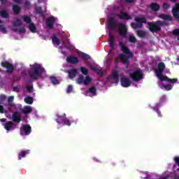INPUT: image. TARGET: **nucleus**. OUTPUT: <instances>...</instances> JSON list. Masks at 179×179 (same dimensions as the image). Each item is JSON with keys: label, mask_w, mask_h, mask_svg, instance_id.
<instances>
[{"label": "nucleus", "mask_w": 179, "mask_h": 179, "mask_svg": "<svg viewBox=\"0 0 179 179\" xmlns=\"http://www.w3.org/2000/svg\"><path fill=\"white\" fill-rule=\"evenodd\" d=\"M78 75V71L75 69H71L70 71H69V78L70 79H72L75 78Z\"/></svg>", "instance_id": "nucleus-24"}, {"label": "nucleus", "mask_w": 179, "mask_h": 179, "mask_svg": "<svg viewBox=\"0 0 179 179\" xmlns=\"http://www.w3.org/2000/svg\"><path fill=\"white\" fill-rule=\"evenodd\" d=\"M66 61L69 64H78V58L75 57H69L66 58Z\"/></svg>", "instance_id": "nucleus-28"}, {"label": "nucleus", "mask_w": 179, "mask_h": 179, "mask_svg": "<svg viewBox=\"0 0 179 179\" xmlns=\"http://www.w3.org/2000/svg\"><path fill=\"white\" fill-rule=\"evenodd\" d=\"M136 23H131V26L133 29H137V27H142L143 26V23H146L145 17H136L135 18Z\"/></svg>", "instance_id": "nucleus-12"}, {"label": "nucleus", "mask_w": 179, "mask_h": 179, "mask_svg": "<svg viewBox=\"0 0 179 179\" xmlns=\"http://www.w3.org/2000/svg\"><path fill=\"white\" fill-rule=\"evenodd\" d=\"M159 17H160V19H165L166 20H172L171 17H170L169 15H166L164 14L159 15Z\"/></svg>", "instance_id": "nucleus-35"}, {"label": "nucleus", "mask_w": 179, "mask_h": 179, "mask_svg": "<svg viewBox=\"0 0 179 179\" xmlns=\"http://www.w3.org/2000/svg\"><path fill=\"white\" fill-rule=\"evenodd\" d=\"M24 101L27 104H33V97L27 96L24 99Z\"/></svg>", "instance_id": "nucleus-33"}, {"label": "nucleus", "mask_w": 179, "mask_h": 179, "mask_svg": "<svg viewBox=\"0 0 179 179\" xmlns=\"http://www.w3.org/2000/svg\"><path fill=\"white\" fill-rule=\"evenodd\" d=\"M57 122L59 124V125H68L70 127L71 122L68 119H65V116H61L59 115H57Z\"/></svg>", "instance_id": "nucleus-14"}, {"label": "nucleus", "mask_w": 179, "mask_h": 179, "mask_svg": "<svg viewBox=\"0 0 179 179\" xmlns=\"http://www.w3.org/2000/svg\"><path fill=\"white\" fill-rule=\"evenodd\" d=\"M0 85H1V83H0Z\"/></svg>", "instance_id": "nucleus-58"}, {"label": "nucleus", "mask_w": 179, "mask_h": 179, "mask_svg": "<svg viewBox=\"0 0 179 179\" xmlns=\"http://www.w3.org/2000/svg\"><path fill=\"white\" fill-rule=\"evenodd\" d=\"M20 26H22V20L17 19L14 22L11 29L13 31H17V33H26V29L23 27H21Z\"/></svg>", "instance_id": "nucleus-9"}, {"label": "nucleus", "mask_w": 179, "mask_h": 179, "mask_svg": "<svg viewBox=\"0 0 179 179\" xmlns=\"http://www.w3.org/2000/svg\"><path fill=\"white\" fill-rule=\"evenodd\" d=\"M163 8L164 9H169V8H170V4H169L167 2H165L163 4Z\"/></svg>", "instance_id": "nucleus-45"}, {"label": "nucleus", "mask_w": 179, "mask_h": 179, "mask_svg": "<svg viewBox=\"0 0 179 179\" xmlns=\"http://www.w3.org/2000/svg\"><path fill=\"white\" fill-rule=\"evenodd\" d=\"M120 47L122 52L124 54H121L119 55V57L116 59V62H122V64H124V65H128L129 64V58H132V54L131 51H129V49L127 48L125 44H124L122 42H120Z\"/></svg>", "instance_id": "nucleus-2"}, {"label": "nucleus", "mask_w": 179, "mask_h": 179, "mask_svg": "<svg viewBox=\"0 0 179 179\" xmlns=\"http://www.w3.org/2000/svg\"><path fill=\"white\" fill-rule=\"evenodd\" d=\"M25 5L26 7L27 8V6H29V5H30V3H29V1L25 2Z\"/></svg>", "instance_id": "nucleus-53"}, {"label": "nucleus", "mask_w": 179, "mask_h": 179, "mask_svg": "<svg viewBox=\"0 0 179 179\" xmlns=\"http://www.w3.org/2000/svg\"><path fill=\"white\" fill-rule=\"evenodd\" d=\"M164 69H166V66L163 62L159 63L158 64V68L155 69V75L157 78H158L159 80H160L161 82H170L171 83H177L178 82V79H170L168 78L166 76H163L162 73Z\"/></svg>", "instance_id": "nucleus-3"}, {"label": "nucleus", "mask_w": 179, "mask_h": 179, "mask_svg": "<svg viewBox=\"0 0 179 179\" xmlns=\"http://www.w3.org/2000/svg\"><path fill=\"white\" fill-rule=\"evenodd\" d=\"M118 17H120V19H123L124 20H130V19H132V17H131V15H128V13H124L122 11H121L118 15H117Z\"/></svg>", "instance_id": "nucleus-19"}, {"label": "nucleus", "mask_w": 179, "mask_h": 179, "mask_svg": "<svg viewBox=\"0 0 179 179\" xmlns=\"http://www.w3.org/2000/svg\"><path fill=\"white\" fill-rule=\"evenodd\" d=\"M172 13L175 19L179 20V3L176 4V6L172 10Z\"/></svg>", "instance_id": "nucleus-18"}, {"label": "nucleus", "mask_w": 179, "mask_h": 179, "mask_svg": "<svg viewBox=\"0 0 179 179\" xmlns=\"http://www.w3.org/2000/svg\"><path fill=\"white\" fill-rule=\"evenodd\" d=\"M147 24L150 31H152V33H155L160 30V27L163 26L164 23L162 22L161 21H157V22H155V23L147 22Z\"/></svg>", "instance_id": "nucleus-10"}, {"label": "nucleus", "mask_w": 179, "mask_h": 179, "mask_svg": "<svg viewBox=\"0 0 179 179\" xmlns=\"http://www.w3.org/2000/svg\"><path fill=\"white\" fill-rule=\"evenodd\" d=\"M114 47V36L111 35V34H109V51L110 54L113 52V48Z\"/></svg>", "instance_id": "nucleus-22"}, {"label": "nucleus", "mask_w": 179, "mask_h": 179, "mask_svg": "<svg viewBox=\"0 0 179 179\" xmlns=\"http://www.w3.org/2000/svg\"><path fill=\"white\" fill-rule=\"evenodd\" d=\"M1 66L3 68L7 69V71L8 72V73L13 72V66L10 64V63H8V62H3L1 63Z\"/></svg>", "instance_id": "nucleus-17"}, {"label": "nucleus", "mask_w": 179, "mask_h": 179, "mask_svg": "<svg viewBox=\"0 0 179 179\" xmlns=\"http://www.w3.org/2000/svg\"><path fill=\"white\" fill-rule=\"evenodd\" d=\"M130 78L134 82H139L143 79V73H142V70L137 69L130 72Z\"/></svg>", "instance_id": "nucleus-8"}, {"label": "nucleus", "mask_w": 179, "mask_h": 179, "mask_svg": "<svg viewBox=\"0 0 179 179\" xmlns=\"http://www.w3.org/2000/svg\"><path fill=\"white\" fill-rule=\"evenodd\" d=\"M4 129L9 132V131H13L15 128L13 127L14 124L12 122H7L6 124H3Z\"/></svg>", "instance_id": "nucleus-21"}, {"label": "nucleus", "mask_w": 179, "mask_h": 179, "mask_svg": "<svg viewBox=\"0 0 179 179\" xmlns=\"http://www.w3.org/2000/svg\"><path fill=\"white\" fill-rule=\"evenodd\" d=\"M22 18L24 22H26L27 27H28L29 30H30L31 33H36L37 31V27H36V24L31 22L30 17L24 15Z\"/></svg>", "instance_id": "nucleus-7"}, {"label": "nucleus", "mask_w": 179, "mask_h": 179, "mask_svg": "<svg viewBox=\"0 0 179 179\" xmlns=\"http://www.w3.org/2000/svg\"><path fill=\"white\" fill-rule=\"evenodd\" d=\"M85 96H89L90 97H93L94 96H96V94H97V93L96 92V87H92L91 88H90V90L88 91H87L85 93Z\"/></svg>", "instance_id": "nucleus-20"}, {"label": "nucleus", "mask_w": 179, "mask_h": 179, "mask_svg": "<svg viewBox=\"0 0 179 179\" xmlns=\"http://www.w3.org/2000/svg\"><path fill=\"white\" fill-rule=\"evenodd\" d=\"M121 71V69L116 68L111 73L110 76L108 77V82L111 83H117L118 82V73Z\"/></svg>", "instance_id": "nucleus-11"}, {"label": "nucleus", "mask_w": 179, "mask_h": 179, "mask_svg": "<svg viewBox=\"0 0 179 179\" xmlns=\"http://www.w3.org/2000/svg\"><path fill=\"white\" fill-rule=\"evenodd\" d=\"M5 100H6V96L3 94L0 95V104H2Z\"/></svg>", "instance_id": "nucleus-41"}, {"label": "nucleus", "mask_w": 179, "mask_h": 179, "mask_svg": "<svg viewBox=\"0 0 179 179\" xmlns=\"http://www.w3.org/2000/svg\"><path fill=\"white\" fill-rule=\"evenodd\" d=\"M176 64H178V65H179V58H178Z\"/></svg>", "instance_id": "nucleus-55"}, {"label": "nucleus", "mask_w": 179, "mask_h": 179, "mask_svg": "<svg viewBox=\"0 0 179 179\" xmlns=\"http://www.w3.org/2000/svg\"><path fill=\"white\" fill-rule=\"evenodd\" d=\"M27 92H29V93H31L33 92V87L32 86H27L26 87Z\"/></svg>", "instance_id": "nucleus-44"}, {"label": "nucleus", "mask_w": 179, "mask_h": 179, "mask_svg": "<svg viewBox=\"0 0 179 179\" xmlns=\"http://www.w3.org/2000/svg\"><path fill=\"white\" fill-rule=\"evenodd\" d=\"M131 83L132 82L131 81V79L127 77H122L120 79V85L122 86V87H129Z\"/></svg>", "instance_id": "nucleus-15"}, {"label": "nucleus", "mask_w": 179, "mask_h": 179, "mask_svg": "<svg viewBox=\"0 0 179 179\" xmlns=\"http://www.w3.org/2000/svg\"><path fill=\"white\" fill-rule=\"evenodd\" d=\"M31 132V127L29 125H23L20 129L21 135H29Z\"/></svg>", "instance_id": "nucleus-16"}, {"label": "nucleus", "mask_w": 179, "mask_h": 179, "mask_svg": "<svg viewBox=\"0 0 179 179\" xmlns=\"http://www.w3.org/2000/svg\"><path fill=\"white\" fill-rule=\"evenodd\" d=\"M13 91H14V92H19V88L15 87L13 88Z\"/></svg>", "instance_id": "nucleus-50"}, {"label": "nucleus", "mask_w": 179, "mask_h": 179, "mask_svg": "<svg viewBox=\"0 0 179 179\" xmlns=\"http://www.w3.org/2000/svg\"><path fill=\"white\" fill-rule=\"evenodd\" d=\"M159 86L161 89H164L165 90H171L173 89V86L171 85H163L162 83H159Z\"/></svg>", "instance_id": "nucleus-26"}, {"label": "nucleus", "mask_w": 179, "mask_h": 179, "mask_svg": "<svg viewBox=\"0 0 179 179\" xmlns=\"http://www.w3.org/2000/svg\"><path fill=\"white\" fill-rule=\"evenodd\" d=\"M0 113L1 114H5L7 118H9V120H12L14 122H17V124H19V122H20V121L22 120L21 115L19 112H15L14 113H13V116H10L12 110L9 106H6L5 108H3V106L0 105Z\"/></svg>", "instance_id": "nucleus-4"}, {"label": "nucleus", "mask_w": 179, "mask_h": 179, "mask_svg": "<svg viewBox=\"0 0 179 179\" xmlns=\"http://www.w3.org/2000/svg\"><path fill=\"white\" fill-rule=\"evenodd\" d=\"M80 58H83V59H90V56L85 54V53H80Z\"/></svg>", "instance_id": "nucleus-38"}, {"label": "nucleus", "mask_w": 179, "mask_h": 179, "mask_svg": "<svg viewBox=\"0 0 179 179\" xmlns=\"http://www.w3.org/2000/svg\"><path fill=\"white\" fill-rule=\"evenodd\" d=\"M152 178V173L149 172L145 173V178Z\"/></svg>", "instance_id": "nucleus-46"}, {"label": "nucleus", "mask_w": 179, "mask_h": 179, "mask_svg": "<svg viewBox=\"0 0 179 179\" xmlns=\"http://www.w3.org/2000/svg\"><path fill=\"white\" fill-rule=\"evenodd\" d=\"M14 2H15L16 3H20V2H22V0H14Z\"/></svg>", "instance_id": "nucleus-49"}, {"label": "nucleus", "mask_w": 179, "mask_h": 179, "mask_svg": "<svg viewBox=\"0 0 179 179\" xmlns=\"http://www.w3.org/2000/svg\"><path fill=\"white\" fill-rule=\"evenodd\" d=\"M22 111H23L24 114H29V113H31V111H33V109L31 108V106H26L22 109Z\"/></svg>", "instance_id": "nucleus-31"}, {"label": "nucleus", "mask_w": 179, "mask_h": 179, "mask_svg": "<svg viewBox=\"0 0 179 179\" xmlns=\"http://www.w3.org/2000/svg\"><path fill=\"white\" fill-rule=\"evenodd\" d=\"M39 2H41V1L39 0Z\"/></svg>", "instance_id": "nucleus-57"}, {"label": "nucleus", "mask_w": 179, "mask_h": 179, "mask_svg": "<svg viewBox=\"0 0 179 179\" xmlns=\"http://www.w3.org/2000/svg\"><path fill=\"white\" fill-rule=\"evenodd\" d=\"M50 81L52 82V85H59V81L55 77H51Z\"/></svg>", "instance_id": "nucleus-37"}, {"label": "nucleus", "mask_w": 179, "mask_h": 179, "mask_svg": "<svg viewBox=\"0 0 179 179\" xmlns=\"http://www.w3.org/2000/svg\"><path fill=\"white\" fill-rule=\"evenodd\" d=\"M0 121L1 122H6V118L0 119Z\"/></svg>", "instance_id": "nucleus-51"}, {"label": "nucleus", "mask_w": 179, "mask_h": 179, "mask_svg": "<svg viewBox=\"0 0 179 179\" xmlns=\"http://www.w3.org/2000/svg\"><path fill=\"white\" fill-rule=\"evenodd\" d=\"M91 69L93 70L94 72H96L98 75H103V71L100 69V67L97 65H92L90 66Z\"/></svg>", "instance_id": "nucleus-23"}, {"label": "nucleus", "mask_w": 179, "mask_h": 179, "mask_svg": "<svg viewBox=\"0 0 179 179\" xmlns=\"http://www.w3.org/2000/svg\"><path fill=\"white\" fill-rule=\"evenodd\" d=\"M108 27L110 31H117L119 29V34L122 37H127V25L125 24H117L115 18L111 17L108 20Z\"/></svg>", "instance_id": "nucleus-1"}, {"label": "nucleus", "mask_w": 179, "mask_h": 179, "mask_svg": "<svg viewBox=\"0 0 179 179\" xmlns=\"http://www.w3.org/2000/svg\"><path fill=\"white\" fill-rule=\"evenodd\" d=\"M14 99H15V96H11L8 99V105L7 106V107H9L10 110H12V107H15V104L13 103Z\"/></svg>", "instance_id": "nucleus-27"}, {"label": "nucleus", "mask_w": 179, "mask_h": 179, "mask_svg": "<svg viewBox=\"0 0 179 179\" xmlns=\"http://www.w3.org/2000/svg\"><path fill=\"white\" fill-rule=\"evenodd\" d=\"M171 2H175L176 0H170Z\"/></svg>", "instance_id": "nucleus-56"}, {"label": "nucleus", "mask_w": 179, "mask_h": 179, "mask_svg": "<svg viewBox=\"0 0 179 179\" xmlns=\"http://www.w3.org/2000/svg\"><path fill=\"white\" fill-rule=\"evenodd\" d=\"M37 12L38 13H43V10H41V8H38Z\"/></svg>", "instance_id": "nucleus-48"}, {"label": "nucleus", "mask_w": 179, "mask_h": 179, "mask_svg": "<svg viewBox=\"0 0 179 179\" xmlns=\"http://www.w3.org/2000/svg\"><path fill=\"white\" fill-rule=\"evenodd\" d=\"M31 69L30 77L31 79H40V78H41V75L45 72L41 64L37 63L31 65Z\"/></svg>", "instance_id": "nucleus-5"}, {"label": "nucleus", "mask_w": 179, "mask_h": 179, "mask_svg": "<svg viewBox=\"0 0 179 179\" xmlns=\"http://www.w3.org/2000/svg\"><path fill=\"white\" fill-rule=\"evenodd\" d=\"M129 41L131 43H135L136 41V38L133 35L129 36Z\"/></svg>", "instance_id": "nucleus-43"}, {"label": "nucleus", "mask_w": 179, "mask_h": 179, "mask_svg": "<svg viewBox=\"0 0 179 179\" xmlns=\"http://www.w3.org/2000/svg\"><path fill=\"white\" fill-rule=\"evenodd\" d=\"M80 71L85 76H80L79 78L76 80L77 83H78V85L82 83L85 85H90L92 83V78H90L89 76H87V73H89L87 69L85 67H80Z\"/></svg>", "instance_id": "nucleus-6"}, {"label": "nucleus", "mask_w": 179, "mask_h": 179, "mask_svg": "<svg viewBox=\"0 0 179 179\" xmlns=\"http://www.w3.org/2000/svg\"><path fill=\"white\" fill-rule=\"evenodd\" d=\"M0 16H1V17H4V18L8 17V11L5 10H1L0 12Z\"/></svg>", "instance_id": "nucleus-36"}, {"label": "nucleus", "mask_w": 179, "mask_h": 179, "mask_svg": "<svg viewBox=\"0 0 179 179\" xmlns=\"http://www.w3.org/2000/svg\"><path fill=\"white\" fill-rule=\"evenodd\" d=\"M0 31L1 33H3L4 34H6L8 33V31H6V28H5V26L2 24V22L0 21Z\"/></svg>", "instance_id": "nucleus-34"}, {"label": "nucleus", "mask_w": 179, "mask_h": 179, "mask_svg": "<svg viewBox=\"0 0 179 179\" xmlns=\"http://www.w3.org/2000/svg\"><path fill=\"white\" fill-rule=\"evenodd\" d=\"M13 9L15 13H19V10H20V8H19V6H17V5H14L13 6Z\"/></svg>", "instance_id": "nucleus-40"}, {"label": "nucleus", "mask_w": 179, "mask_h": 179, "mask_svg": "<svg viewBox=\"0 0 179 179\" xmlns=\"http://www.w3.org/2000/svg\"><path fill=\"white\" fill-rule=\"evenodd\" d=\"M29 153H30L29 150H27V151H21L18 155V158L20 160V159H22V157H26L27 155H29Z\"/></svg>", "instance_id": "nucleus-32"}, {"label": "nucleus", "mask_w": 179, "mask_h": 179, "mask_svg": "<svg viewBox=\"0 0 179 179\" xmlns=\"http://www.w3.org/2000/svg\"><path fill=\"white\" fill-rule=\"evenodd\" d=\"M61 43V41L57 38V36H53L52 37V43L55 47H58Z\"/></svg>", "instance_id": "nucleus-30"}, {"label": "nucleus", "mask_w": 179, "mask_h": 179, "mask_svg": "<svg viewBox=\"0 0 179 179\" xmlns=\"http://www.w3.org/2000/svg\"><path fill=\"white\" fill-rule=\"evenodd\" d=\"M155 111L157 113L159 117H160V111L158 109H156Z\"/></svg>", "instance_id": "nucleus-52"}, {"label": "nucleus", "mask_w": 179, "mask_h": 179, "mask_svg": "<svg viewBox=\"0 0 179 179\" xmlns=\"http://www.w3.org/2000/svg\"><path fill=\"white\" fill-rule=\"evenodd\" d=\"M55 18L54 17H50L49 19L47 20V26L49 27V29H52V24L55 22Z\"/></svg>", "instance_id": "nucleus-25"}, {"label": "nucleus", "mask_w": 179, "mask_h": 179, "mask_svg": "<svg viewBox=\"0 0 179 179\" xmlns=\"http://www.w3.org/2000/svg\"><path fill=\"white\" fill-rule=\"evenodd\" d=\"M126 2H134L135 0H125Z\"/></svg>", "instance_id": "nucleus-54"}, {"label": "nucleus", "mask_w": 179, "mask_h": 179, "mask_svg": "<svg viewBox=\"0 0 179 179\" xmlns=\"http://www.w3.org/2000/svg\"><path fill=\"white\" fill-rule=\"evenodd\" d=\"M66 93H73V86L69 85L66 89Z\"/></svg>", "instance_id": "nucleus-39"}, {"label": "nucleus", "mask_w": 179, "mask_h": 179, "mask_svg": "<svg viewBox=\"0 0 179 179\" xmlns=\"http://www.w3.org/2000/svg\"><path fill=\"white\" fill-rule=\"evenodd\" d=\"M137 34L139 37H145V31H137Z\"/></svg>", "instance_id": "nucleus-42"}, {"label": "nucleus", "mask_w": 179, "mask_h": 179, "mask_svg": "<svg viewBox=\"0 0 179 179\" xmlns=\"http://www.w3.org/2000/svg\"><path fill=\"white\" fill-rule=\"evenodd\" d=\"M173 160L177 165H174L175 174L173 176V179H179V157H175Z\"/></svg>", "instance_id": "nucleus-13"}, {"label": "nucleus", "mask_w": 179, "mask_h": 179, "mask_svg": "<svg viewBox=\"0 0 179 179\" xmlns=\"http://www.w3.org/2000/svg\"><path fill=\"white\" fill-rule=\"evenodd\" d=\"M173 34H175V35L179 34V29H175L173 31Z\"/></svg>", "instance_id": "nucleus-47"}, {"label": "nucleus", "mask_w": 179, "mask_h": 179, "mask_svg": "<svg viewBox=\"0 0 179 179\" xmlns=\"http://www.w3.org/2000/svg\"><path fill=\"white\" fill-rule=\"evenodd\" d=\"M150 9H152V10L154 11H157L160 9V6H159V4L156 3H152L150 6Z\"/></svg>", "instance_id": "nucleus-29"}]
</instances>
